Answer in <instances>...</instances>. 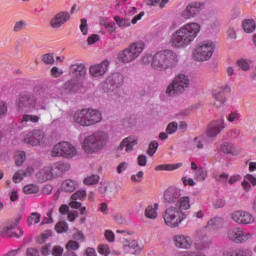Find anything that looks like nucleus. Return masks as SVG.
I'll return each instance as SVG.
<instances>
[{"mask_svg":"<svg viewBox=\"0 0 256 256\" xmlns=\"http://www.w3.org/2000/svg\"><path fill=\"white\" fill-rule=\"evenodd\" d=\"M22 125L26 123H39V116L31 115V114H24L21 120Z\"/></svg>","mask_w":256,"mask_h":256,"instance_id":"nucleus-39","label":"nucleus"},{"mask_svg":"<svg viewBox=\"0 0 256 256\" xmlns=\"http://www.w3.org/2000/svg\"><path fill=\"white\" fill-rule=\"evenodd\" d=\"M16 107L20 113H31L37 107V97L31 93H22L16 100Z\"/></svg>","mask_w":256,"mask_h":256,"instance_id":"nucleus-7","label":"nucleus"},{"mask_svg":"<svg viewBox=\"0 0 256 256\" xmlns=\"http://www.w3.org/2000/svg\"><path fill=\"white\" fill-rule=\"evenodd\" d=\"M85 113L86 109H80L74 112L73 114V122L76 123V125H80V127H85Z\"/></svg>","mask_w":256,"mask_h":256,"instance_id":"nucleus-33","label":"nucleus"},{"mask_svg":"<svg viewBox=\"0 0 256 256\" xmlns=\"http://www.w3.org/2000/svg\"><path fill=\"white\" fill-rule=\"evenodd\" d=\"M47 137H45V132L42 130H34L32 132H28L23 141L27 145H31L32 147H37V145L45 144Z\"/></svg>","mask_w":256,"mask_h":256,"instance_id":"nucleus-12","label":"nucleus"},{"mask_svg":"<svg viewBox=\"0 0 256 256\" xmlns=\"http://www.w3.org/2000/svg\"><path fill=\"white\" fill-rule=\"evenodd\" d=\"M37 179L40 181V183H45V181H51V179H55L51 166L41 169L37 173Z\"/></svg>","mask_w":256,"mask_h":256,"instance_id":"nucleus-25","label":"nucleus"},{"mask_svg":"<svg viewBox=\"0 0 256 256\" xmlns=\"http://www.w3.org/2000/svg\"><path fill=\"white\" fill-rule=\"evenodd\" d=\"M128 48L132 53H134V56L137 59L139 55H141V53H143L145 50V42L143 40L133 42L128 46Z\"/></svg>","mask_w":256,"mask_h":256,"instance_id":"nucleus-31","label":"nucleus"},{"mask_svg":"<svg viewBox=\"0 0 256 256\" xmlns=\"http://www.w3.org/2000/svg\"><path fill=\"white\" fill-rule=\"evenodd\" d=\"M174 245L177 249H191L193 247V239L185 234L174 236Z\"/></svg>","mask_w":256,"mask_h":256,"instance_id":"nucleus-21","label":"nucleus"},{"mask_svg":"<svg viewBox=\"0 0 256 256\" xmlns=\"http://www.w3.org/2000/svg\"><path fill=\"white\" fill-rule=\"evenodd\" d=\"M220 153L224 155H239V152L235 150V146L231 142H224L219 146Z\"/></svg>","mask_w":256,"mask_h":256,"instance_id":"nucleus-32","label":"nucleus"},{"mask_svg":"<svg viewBox=\"0 0 256 256\" xmlns=\"http://www.w3.org/2000/svg\"><path fill=\"white\" fill-rule=\"evenodd\" d=\"M103 121V115L99 112V110L87 108L84 118V127H93V125H97V123H101Z\"/></svg>","mask_w":256,"mask_h":256,"instance_id":"nucleus-16","label":"nucleus"},{"mask_svg":"<svg viewBox=\"0 0 256 256\" xmlns=\"http://www.w3.org/2000/svg\"><path fill=\"white\" fill-rule=\"evenodd\" d=\"M176 209L181 213H185V211H189L191 209V198L188 196H183L176 202Z\"/></svg>","mask_w":256,"mask_h":256,"instance_id":"nucleus-28","label":"nucleus"},{"mask_svg":"<svg viewBox=\"0 0 256 256\" xmlns=\"http://www.w3.org/2000/svg\"><path fill=\"white\" fill-rule=\"evenodd\" d=\"M215 181L218 183H223V185H227L229 181V174L223 172L222 174H215L214 175Z\"/></svg>","mask_w":256,"mask_h":256,"instance_id":"nucleus-44","label":"nucleus"},{"mask_svg":"<svg viewBox=\"0 0 256 256\" xmlns=\"http://www.w3.org/2000/svg\"><path fill=\"white\" fill-rule=\"evenodd\" d=\"M253 252L248 248H238L235 250H225L223 256H252Z\"/></svg>","mask_w":256,"mask_h":256,"instance_id":"nucleus-30","label":"nucleus"},{"mask_svg":"<svg viewBox=\"0 0 256 256\" xmlns=\"http://www.w3.org/2000/svg\"><path fill=\"white\" fill-rule=\"evenodd\" d=\"M80 31L83 35H87L89 31V26L87 25V19L85 18L81 19Z\"/></svg>","mask_w":256,"mask_h":256,"instance_id":"nucleus-59","label":"nucleus"},{"mask_svg":"<svg viewBox=\"0 0 256 256\" xmlns=\"http://www.w3.org/2000/svg\"><path fill=\"white\" fill-rule=\"evenodd\" d=\"M24 177L23 170H18L13 176V181L14 183H21Z\"/></svg>","mask_w":256,"mask_h":256,"instance_id":"nucleus-60","label":"nucleus"},{"mask_svg":"<svg viewBox=\"0 0 256 256\" xmlns=\"http://www.w3.org/2000/svg\"><path fill=\"white\" fill-rule=\"evenodd\" d=\"M178 127L179 125L177 124V122H171L166 128V133H168V135H173V133L177 131Z\"/></svg>","mask_w":256,"mask_h":256,"instance_id":"nucleus-57","label":"nucleus"},{"mask_svg":"<svg viewBox=\"0 0 256 256\" xmlns=\"http://www.w3.org/2000/svg\"><path fill=\"white\" fill-rule=\"evenodd\" d=\"M81 91V84L77 80H68L63 86L60 87L59 93L62 97H69V95H77Z\"/></svg>","mask_w":256,"mask_h":256,"instance_id":"nucleus-14","label":"nucleus"},{"mask_svg":"<svg viewBox=\"0 0 256 256\" xmlns=\"http://www.w3.org/2000/svg\"><path fill=\"white\" fill-rule=\"evenodd\" d=\"M181 167H183L181 162L176 164H159L155 167V171H177Z\"/></svg>","mask_w":256,"mask_h":256,"instance_id":"nucleus-34","label":"nucleus"},{"mask_svg":"<svg viewBox=\"0 0 256 256\" xmlns=\"http://www.w3.org/2000/svg\"><path fill=\"white\" fill-rule=\"evenodd\" d=\"M225 88H216L212 92V98L213 107H216L217 109H221V107H225V103H227V96L225 95Z\"/></svg>","mask_w":256,"mask_h":256,"instance_id":"nucleus-18","label":"nucleus"},{"mask_svg":"<svg viewBox=\"0 0 256 256\" xmlns=\"http://www.w3.org/2000/svg\"><path fill=\"white\" fill-rule=\"evenodd\" d=\"M190 85L191 79L189 76L184 73H179L168 85L166 95H169L170 97H173V95H181V93H185L186 89H189Z\"/></svg>","mask_w":256,"mask_h":256,"instance_id":"nucleus-5","label":"nucleus"},{"mask_svg":"<svg viewBox=\"0 0 256 256\" xmlns=\"http://www.w3.org/2000/svg\"><path fill=\"white\" fill-rule=\"evenodd\" d=\"M145 176V173L143 171L137 172V174H133L130 178L132 183H141L143 181V177Z\"/></svg>","mask_w":256,"mask_h":256,"instance_id":"nucleus-50","label":"nucleus"},{"mask_svg":"<svg viewBox=\"0 0 256 256\" xmlns=\"http://www.w3.org/2000/svg\"><path fill=\"white\" fill-rule=\"evenodd\" d=\"M222 223H223V220H221V218H214L208 221V227L210 228L219 227L220 225H222Z\"/></svg>","mask_w":256,"mask_h":256,"instance_id":"nucleus-61","label":"nucleus"},{"mask_svg":"<svg viewBox=\"0 0 256 256\" xmlns=\"http://www.w3.org/2000/svg\"><path fill=\"white\" fill-rule=\"evenodd\" d=\"M99 175L93 174L91 176H87L84 180L83 183L84 185H97L99 183Z\"/></svg>","mask_w":256,"mask_h":256,"instance_id":"nucleus-43","label":"nucleus"},{"mask_svg":"<svg viewBox=\"0 0 256 256\" xmlns=\"http://www.w3.org/2000/svg\"><path fill=\"white\" fill-rule=\"evenodd\" d=\"M149 59L152 60L151 67L155 69V71H167V69H174V67L179 65V55L169 49L160 50L153 56L145 55L143 63H149Z\"/></svg>","mask_w":256,"mask_h":256,"instance_id":"nucleus-2","label":"nucleus"},{"mask_svg":"<svg viewBox=\"0 0 256 256\" xmlns=\"http://www.w3.org/2000/svg\"><path fill=\"white\" fill-rule=\"evenodd\" d=\"M231 219L237 225H251L255 223V217L247 211L236 210L232 213Z\"/></svg>","mask_w":256,"mask_h":256,"instance_id":"nucleus-13","label":"nucleus"},{"mask_svg":"<svg viewBox=\"0 0 256 256\" xmlns=\"http://www.w3.org/2000/svg\"><path fill=\"white\" fill-rule=\"evenodd\" d=\"M241 135V130H239L238 128H232L227 132V136L230 139H239Z\"/></svg>","mask_w":256,"mask_h":256,"instance_id":"nucleus-51","label":"nucleus"},{"mask_svg":"<svg viewBox=\"0 0 256 256\" xmlns=\"http://www.w3.org/2000/svg\"><path fill=\"white\" fill-rule=\"evenodd\" d=\"M253 237V234L250 232H245L240 227H235L227 232V238L232 243H236V245H241L243 243H247L249 239Z\"/></svg>","mask_w":256,"mask_h":256,"instance_id":"nucleus-10","label":"nucleus"},{"mask_svg":"<svg viewBox=\"0 0 256 256\" xmlns=\"http://www.w3.org/2000/svg\"><path fill=\"white\" fill-rule=\"evenodd\" d=\"M119 61L122 63H133L137 57L135 54L130 50L129 47L125 48L118 56Z\"/></svg>","mask_w":256,"mask_h":256,"instance_id":"nucleus-29","label":"nucleus"},{"mask_svg":"<svg viewBox=\"0 0 256 256\" xmlns=\"http://www.w3.org/2000/svg\"><path fill=\"white\" fill-rule=\"evenodd\" d=\"M109 69V62L108 60H103L101 63L94 64L90 66L89 73L91 77H103L105 73H107V70Z\"/></svg>","mask_w":256,"mask_h":256,"instance_id":"nucleus-20","label":"nucleus"},{"mask_svg":"<svg viewBox=\"0 0 256 256\" xmlns=\"http://www.w3.org/2000/svg\"><path fill=\"white\" fill-rule=\"evenodd\" d=\"M162 218L166 227L177 229L187 219V213L181 212L175 206H170L162 213Z\"/></svg>","mask_w":256,"mask_h":256,"instance_id":"nucleus-4","label":"nucleus"},{"mask_svg":"<svg viewBox=\"0 0 256 256\" xmlns=\"http://www.w3.org/2000/svg\"><path fill=\"white\" fill-rule=\"evenodd\" d=\"M226 128L227 124L225 123V118L216 119L208 124L206 135L210 139H215Z\"/></svg>","mask_w":256,"mask_h":256,"instance_id":"nucleus-11","label":"nucleus"},{"mask_svg":"<svg viewBox=\"0 0 256 256\" xmlns=\"http://www.w3.org/2000/svg\"><path fill=\"white\" fill-rule=\"evenodd\" d=\"M62 191L65 193H73L77 189V184L72 179L64 180L62 183Z\"/></svg>","mask_w":256,"mask_h":256,"instance_id":"nucleus-35","label":"nucleus"},{"mask_svg":"<svg viewBox=\"0 0 256 256\" xmlns=\"http://www.w3.org/2000/svg\"><path fill=\"white\" fill-rule=\"evenodd\" d=\"M50 167L52 169V173L55 178V177H61V175H63L64 173H67V171L71 169V164L67 162H56L52 164Z\"/></svg>","mask_w":256,"mask_h":256,"instance_id":"nucleus-23","label":"nucleus"},{"mask_svg":"<svg viewBox=\"0 0 256 256\" xmlns=\"http://www.w3.org/2000/svg\"><path fill=\"white\" fill-rule=\"evenodd\" d=\"M25 27H27V22L20 20L15 23L13 31L15 33H18V31H23V29H25Z\"/></svg>","mask_w":256,"mask_h":256,"instance_id":"nucleus-56","label":"nucleus"},{"mask_svg":"<svg viewBox=\"0 0 256 256\" xmlns=\"http://www.w3.org/2000/svg\"><path fill=\"white\" fill-rule=\"evenodd\" d=\"M207 169L200 167L197 169V171L194 174V178L196 181H205L207 179Z\"/></svg>","mask_w":256,"mask_h":256,"instance_id":"nucleus-38","label":"nucleus"},{"mask_svg":"<svg viewBox=\"0 0 256 256\" xmlns=\"http://www.w3.org/2000/svg\"><path fill=\"white\" fill-rule=\"evenodd\" d=\"M53 256H63V247L61 246H54L52 249Z\"/></svg>","mask_w":256,"mask_h":256,"instance_id":"nucleus-64","label":"nucleus"},{"mask_svg":"<svg viewBox=\"0 0 256 256\" xmlns=\"http://www.w3.org/2000/svg\"><path fill=\"white\" fill-rule=\"evenodd\" d=\"M87 197V191L78 190L76 193L72 194L71 199L73 201H83Z\"/></svg>","mask_w":256,"mask_h":256,"instance_id":"nucleus-45","label":"nucleus"},{"mask_svg":"<svg viewBox=\"0 0 256 256\" xmlns=\"http://www.w3.org/2000/svg\"><path fill=\"white\" fill-rule=\"evenodd\" d=\"M201 32V25L196 22H189L176 30L170 39V43L174 49H185L197 39Z\"/></svg>","mask_w":256,"mask_h":256,"instance_id":"nucleus-1","label":"nucleus"},{"mask_svg":"<svg viewBox=\"0 0 256 256\" xmlns=\"http://www.w3.org/2000/svg\"><path fill=\"white\" fill-rule=\"evenodd\" d=\"M69 21H71V13L60 11L50 20V27H52V29H61L63 25Z\"/></svg>","mask_w":256,"mask_h":256,"instance_id":"nucleus-17","label":"nucleus"},{"mask_svg":"<svg viewBox=\"0 0 256 256\" xmlns=\"http://www.w3.org/2000/svg\"><path fill=\"white\" fill-rule=\"evenodd\" d=\"M50 75H52V77H55V79H57L63 75V70H60L57 68V66H54L50 70Z\"/></svg>","mask_w":256,"mask_h":256,"instance_id":"nucleus-62","label":"nucleus"},{"mask_svg":"<svg viewBox=\"0 0 256 256\" xmlns=\"http://www.w3.org/2000/svg\"><path fill=\"white\" fill-rule=\"evenodd\" d=\"M51 156L73 159V157H77V148L73 144L63 141L53 147Z\"/></svg>","mask_w":256,"mask_h":256,"instance_id":"nucleus-8","label":"nucleus"},{"mask_svg":"<svg viewBox=\"0 0 256 256\" xmlns=\"http://www.w3.org/2000/svg\"><path fill=\"white\" fill-rule=\"evenodd\" d=\"M98 253H100V255L108 256L109 253H111V249L109 248V245L102 244L98 247Z\"/></svg>","mask_w":256,"mask_h":256,"instance_id":"nucleus-55","label":"nucleus"},{"mask_svg":"<svg viewBox=\"0 0 256 256\" xmlns=\"http://www.w3.org/2000/svg\"><path fill=\"white\" fill-rule=\"evenodd\" d=\"M19 225V220L7 223L2 228V235L5 237L7 235L8 237H23V230L21 228H17Z\"/></svg>","mask_w":256,"mask_h":256,"instance_id":"nucleus-19","label":"nucleus"},{"mask_svg":"<svg viewBox=\"0 0 256 256\" xmlns=\"http://www.w3.org/2000/svg\"><path fill=\"white\" fill-rule=\"evenodd\" d=\"M38 191L39 187L36 184H28L23 188L25 195H35Z\"/></svg>","mask_w":256,"mask_h":256,"instance_id":"nucleus-41","label":"nucleus"},{"mask_svg":"<svg viewBox=\"0 0 256 256\" xmlns=\"http://www.w3.org/2000/svg\"><path fill=\"white\" fill-rule=\"evenodd\" d=\"M193 146L196 147V149H203V138L202 137H195L193 140Z\"/></svg>","mask_w":256,"mask_h":256,"instance_id":"nucleus-63","label":"nucleus"},{"mask_svg":"<svg viewBox=\"0 0 256 256\" xmlns=\"http://www.w3.org/2000/svg\"><path fill=\"white\" fill-rule=\"evenodd\" d=\"M109 141V134L105 131H96L93 134L87 136L83 143L82 149L85 153L93 155V153H99Z\"/></svg>","mask_w":256,"mask_h":256,"instance_id":"nucleus-3","label":"nucleus"},{"mask_svg":"<svg viewBox=\"0 0 256 256\" xmlns=\"http://www.w3.org/2000/svg\"><path fill=\"white\" fill-rule=\"evenodd\" d=\"M128 247L129 249L134 250V255H139V253H141V251H143V249L145 248L143 243L139 242V240H130L128 243Z\"/></svg>","mask_w":256,"mask_h":256,"instance_id":"nucleus-36","label":"nucleus"},{"mask_svg":"<svg viewBox=\"0 0 256 256\" xmlns=\"http://www.w3.org/2000/svg\"><path fill=\"white\" fill-rule=\"evenodd\" d=\"M180 198L181 188L171 186L164 192V200L166 201V203H169L170 205H173V203H177Z\"/></svg>","mask_w":256,"mask_h":256,"instance_id":"nucleus-22","label":"nucleus"},{"mask_svg":"<svg viewBox=\"0 0 256 256\" xmlns=\"http://www.w3.org/2000/svg\"><path fill=\"white\" fill-rule=\"evenodd\" d=\"M213 53H215V43L211 40H205L196 46L192 55L194 61L204 62L209 61L213 57Z\"/></svg>","mask_w":256,"mask_h":256,"instance_id":"nucleus-6","label":"nucleus"},{"mask_svg":"<svg viewBox=\"0 0 256 256\" xmlns=\"http://www.w3.org/2000/svg\"><path fill=\"white\" fill-rule=\"evenodd\" d=\"M114 20L117 23L118 27H130L131 26V21H129V19H122L119 16H115Z\"/></svg>","mask_w":256,"mask_h":256,"instance_id":"nucleus-48","label":"nucleus"},{"mask_svg":"<svg viewBox=\"0 0 256 256\" xmlns=\"http://www.w3.org/2000/svg\"><path fill=\"white\" fill-rule=\"evenodd\" d=\"M243 29L246 33H253L256 29L255 21L251 19L244 21Z\"/></svg>","mask_w":256,"mask_h":256,"instance_id":"nucleus-40","label":"nucleus"},{"mask_svg":"<svg viewBox=\"0 0 256 256\" xmlns=\"http://www.w3.org/2000/svg\"><path fill=\"white\" fill-rule=\"evenodd\" d=\"M158 148H159V143H157L156 141L151 142L147 150L148 155H150V157H153V155L157 153Z\"/></svg>","mask_w":256,"mask_h":256,"instance_id":"nucleus-52","label":"nucleus"},{"mask_svg":"<svg viewBox=\"0 0 256 256\" xmlns=\"http://www.w3.org/2000/svg\"><path fill=\"white\" fill-rule=\"evenodd\" d=\"M41 221V214L37 212H33L30 214V216L27 219L28 225H37Z\"/></svg>","mask_w":256,"mask_h":256,"instance_id":"nucleus-42","label":"nucleus"},{"mask_svg":"<svg viewBox=\"0 0 256 256\" xmlns=\"http://www.w3.org/2000/svg\"><path fill=\"white\" fill-rule=\"evenodd\" d=\"M202 9H203V3L191 2L181 12V18L186 20L195 19V17H197V15L201 13Z\"/></svg>","mask_w":256,"mask_h":256,"instance_id":"nucleus-15","label":"nucleus"},{"mask_svg":"<svg viewBox=\"0 0 256 256\" xmlns=\"http://www.w3.org/2000/svg\"><path fill=\"white\" fill-rule=\"evenodd\" d=\"M42 61L45 65H53L55 63V58H53V55L51 54H44Z\"/></svg>","mask_w":256,"mask_h":256,"instance_id":"nucleus-58","label":"nucleus"},{"mask_svg":"<svg viewBox=\"0 0 256 256\" xmlns=\"http://www.w3.org/2000/svg\"><path fill=\"white\" fill-rule=\"evenodd\" d=\"M100 25H103L105 29L108 31V33H115L117 31V26L115 23H107V21L103 20L100 22Z\"/></svg>","mask_w":256,"mask_h":256,"instance_id":"nucleus-47","label":"nucleus"},{"mask_svg":"<svg viewBox=\"0 0 256 256\" xmlns=\"http://www.w3.org/2000/svg\"><path fill=\"white\" fill-rule=\"evenodd\" d=\"M125 83V76L121 73H113L112 75L108 76L103 83L102 89L105 93H114L116 94L121 86Z\"/></svg>","mask_w":256,"mask_h":256,"instance_id":"nucleus-9","label":"nucleus"},{"mask_svg":"<svg viewBox=\"0 0 256 256\" xmlns=\"http://www.w3.org/2000/svg\"><path fill=\"white\" fill-rule=\"evenodd\" d=\"M159 203H154L151 205H148L144 211V215L146 219H150V221H155L159 217Z\"/></svg>","mask_w":256,"mask_h":256,"instance_id":"nucleus-27","label":"nucleus"},{"mask_svg":"<svg viewBox=\"0 0 256 256\" xmlns=\"http://www.w3.org/2000/svg\"><path fill=\"white\" fill-rule=\"evenodd\" d=\"M104 237L108 243H115V233L113 230H105Z\"/></svg>","mask_w":256,"mask_h":256,"instance_id":"nucleus-53","label":"nucleus"},{"mask_svg":"<svg viewBox=\"0 0 256 256\" xmlns=\"http://www.w3.org/2000/svg\"><path fill=\"white\" fill-rule=\"evenodd\" d=\"M67 251H77L79 249V244L75 240H70L66 244Z\"/></svg>","mask_w":256,"mask_h":256,"instance_id":"nucleus-54","label":"nucleus"},{"mask_svg":"<svg viewBox=\"0 0 256 256\" xmlns=\"http://www.w3.org/2000/svg\"><path fill=\"white\" fill-rule=\"evenodd\" d=\"M25 159H27V154L23 151H18L15 153L14 160L16 167H21L23 163H25Z\"/></svg>","mask_w":256,"mask_h":256,"instance_id":"nucleus-37","label":"nucleus"},{"mask_svg":"<svg viewBox=\"0 0 256 256\" xmlns=\"http://www.w3.org/2000/svg\"><path fill=\"white\" fill-rule=\"evenodd\" d=\"M241 119V113L237 111H233L227 116V121L229 123H235V121H239Z\"/></svg>","mask_w":256,"mask_h":256,"instance_id":"nucleus-49","label":"nucleus"},{"mask_svg":"<svg viewBox=\"0 0 256 256\" xmlns=\"http://www.w3.org/2000/svg\"><path fill=\"white\" fill-rule=\"evenodd\" d=\"M137 141H139V138L137 136H129L127 138H124L122 142L120 143L119 149H125L127 153L133 151V147L137 145Z\"/></svg>","mask_w":256,"mask_h":256,"instance_id":"nucleus-26","label":"nucleus"},{"mask_svg":"<svg viewBox=\"0 0 256 256\" xmlns=\"http://www.w3.org/2000/svg\"><path fill=\"white\" fill-rule=\"evenodd\" d=\"M69 73L72 77L80 79V77L87 75V67L83 63L72 64L69 68Z\"/></svg>","mask_w":256,"mask_h":256,"instance_id":"nucleus-24","label":"nucleus"},{"mask_svg":"<svg viewBox=\"0 0 256 256\" xmlns=\"http://www.w3.org/2000/svg\"><path fill=\"white\" fill-rule=\"evenodd\" d=\"M55 229L57 233H67V231H69V225L65 221L58 222L55 226Z\"/></svg>","mask_w":256,"mask_h":256,"instance_id":"nucleus-46","label":"nucleus"}]
</instances>
